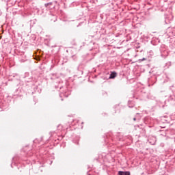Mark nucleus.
I'll return each mask as SVG.
<instances>
[{
  "label": "nucleus",
  "instance_id": "1",
  "mask_svg": "<svg viewBox=\"0 0 175 175\" xmlns=\"http://www.w3.org/2000/svg\"><path fill=\"white\" fill-rule=\"evenodd\" d=\"M119 175H131V172H122V171H120L118 172Z\"/></svg>",
  "mask_w": 175,
  "mask_h": 175
},
{
  "label": "nucleus",
  "instance_id": "2",
  "mask_svg": "<svg viewBox=\"0 0 175 175\" xmlns=\"http://www.w3.org/2000/svg\"><path fill=\"white\" fill-rule=\"evenodd\" d=\"M117 77L116 72H111L109 77V79H114Z\"/></svg>",
  "mask_w": 175,
  "mask_h": 175
},
{
  "label": "nucleus",
  "instance_id": "3",
  "mask_svg": "<svg viewBox=\"0 0 175 175\" xmlns=\"http://www.w3.org/2000/svg\"><path fill=\"white\" fill-rule=\"evenodd\" d=\"M134 121H136V118H134Z\"/></svg>",
  "mask_w": 175,
  "mask_h": 175
}]
</instances>
